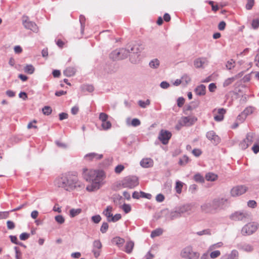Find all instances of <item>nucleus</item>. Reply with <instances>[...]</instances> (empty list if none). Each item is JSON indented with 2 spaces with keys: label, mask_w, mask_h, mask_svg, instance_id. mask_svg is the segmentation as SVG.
I'll return each instance as SVG.
<instances>
[{
  "label": "nucleus",
  "mask_w": 259,
  "mask_h": 259,
  "mask_svg": "<svg viewBox=\"0 0 259 259\" xmlns=\"http://www.w3.org/2000/svg\"><path fill=\"white\" fill-rule=\"evenodd\" d=\"M181 215L180 214V212L178 211L177 208L175 211H171L170 213V219L171 220H173L177 218L180 217Z\"/></svg>",
  "instance_id": "obj_31"
},
{
  "label": "nucleus",
  "mask_w": 259,
  "mask_h": 259,
  "mask_svg": "<svg viewBox=\"0 0 259 259\" xmlns=\"http://www.w3.org/2000/svg\"><path fill=\"white\" fill-rule=\"evenodd\" d=\"M102 244L100 240H96L93 242V248L100 249L102 248Z\"/></svg>",
  "instance_id": "obj_55"
},
{
  "label": "nucleus",
  "mask_w": 259,
  "mask_h": 259,
  "mask_svg": "<svg viewBox=\"0 0 259 259\" xmlns=\"http://www.w3.org/2000/svg\"><path fill=\"white\" fill-rule=\"evenodd\" d=\"M140 165L143 167H150L153 165V161L151 158H144L140 161Z\"/></svg>",
  "instance_id": "obj_14"
},
{
  "label": "nucleus",
  "mask_w": 259,
  "mask_h": 259,
  "mask_svg": "<svg viewBox=\"0 0 259 259\" xmlns=\"http://www.w3.org/2000/svg\"><path fill=\"white\" fill-rule=\"evenodd\" d=\"M241 248L247 252H251L253 250V247L248 244H244L241 245Z\"/></svg>",
  "instance_id": "obj_33"
},
{
  "label": "nucleus",
  "mask_w": 259,
  "mask_h": 259,
  "mask_svg": "<svg viewBox=\"0 0 259 259\" xmlns=\"http://www.w3.org/2000/svg\"><path fill=\"white\" fill-rule=\"evenodd\" d=\"M7 226L8 229L9 230H13L15 227V225L13 221L10 220L7 222Z\"/></svg>",
  "instance_id": "obj_62"
},
{
  "label": "nucleus",
  "mask_w": 259,
  "mask_h": 259,
  "mask_svg": "<svg viewBox=\"0 0 259 259\" xmlns=\"http://www.w3.org/2000/svg\"><path fill=\"white\" fill-rule=\"evenodd\" d=\"M162 229L160 228L156 229L153 230L151 233V237L154 238L156 236H159L162 234Z\"/></svg>",
  "instance_id": "obj_27"
},
{
  "label": "nucleus",
  "mask_w": 259,
  "mask_h": 259,
  "mask_svg": "<svg viewBox=\"0 0 259 259\" xmlns=\"http://www.w3.org/2000/svg\"><path fill=\"white\" fill-rule=\"evenodd\" d=\"M196 234H197L199 236H202L203 235H210L211 230L209 229H204L202 231L196 232Z\"/></svg>",
  "instance_id": "obj_40"
},
{
  "label": "nucleus",
  "mask_w": 259,
  "mask_h": 259,
  "mask_svg": "<svg viewBox=\"0 0 259 259\" xmlns=\"http://www.w3.org/2000/svg\"><path fill=\"white\" fill-rule=\"evenodd\" d=\"M185 103V99L183 97H179L177 100V105L179 107L183 106Z\"/></svg>",
  "instance_id": "obj_64"
},
{
  "label": "nucleus",
  "mask_w": 259,
  "mask_h": 259,
  "mask_svg": "<svg viewBox=\"0 0 259 259\" xmlns=\"http://www.w3.org/2000/svg\"><path fill=\"white\" fill-rule=\"evenodd\" d=\"M223 243L222 242H218L217 243L211 245L209 246L208 248V251L213 250V249L217 248H220L223 245Z\"/></svg>",
  "instance_id": "obj_45"
},
{
  "label": "nucleus",
  "mask_w": 259,
  "mask_h": 259,
  "mask_svg": "<svg viewBox=\"0 0 259 259\" xmlns=\"http://www.w3.org/2000/svg\"><path fill=\"white\" fill-rule=\"evenodd\" d=\"M227 200L224 198H216L212 200L206 201L200 206L201 211L205 213L215 214L223 208Z\"/></svg>",
  "instance_id": "obj_2"
},
{
  "label": "nucleus",
  "mask_w": 259,
  "mask_h": 259,
  "mask_svg": "<svg viewBox=\"0 0 259 259\" xmlns=\"http://www.w3.org/2000/svg\"><path fill=\"white\" fill-rule=\"evenodd\" d=\"M42 111L44 115L48 116L52 113V109L49 106H45L44 108H42Z\"/></svg>",
  "instance_id": "obj_30"
},
{
  "label": "nucleus",
  "mask_w": 259,
  "mask_h": 259,
  "mask_svg": "<svg viewBox=\"0 0 259 259\" xmlns=\"http://www.w3.org/2000/svg\"><path fill=\"white\" fill-rule=\"evenodd\" d=\"M221 138L218 135H215L211 141L213 144L217 145L221 142Z\"/></svg>",
  "instance_id": "obj_59"
},
{
  "label": "nucleus",
  "mask_w": 259,
  "mask_h": 259,
  "mask_svg": "<svg viewBox=\"0 0 259 259\" xmlns=\"http://www.w3.org/2000/svg\"><path fill=\"white\" fill-rule=\"evenodd\" d=\"M112 209V207L110 205H109L107 206L106 208L103 212V214L107 217L108 222V219L110 220L113 215V214L111 213Z\"/></svg>",
  "instance_id": "obj_20"
},
{
  "label": "nucleus",
  "mask_w": 259,
  "mask_h": 259,
  "mask_svg": "<svg viewBox=\"0 0 259 259\" xmlns=\"http://www.w3.org/2000/svg\"><path fill=\"white\" fill-rule=\"evenodd\" d=\"M196 120V118L194 119V118H190L188 116H184L182 117L181 120L180 121L184 126H191L194 124V121Z\"/></svg>",
  "instance_id": "obj_13"
},
{
  "label": "nucleus",
  "mask_w": 259,
  "mask_h": 259,
  "mask_svg": "<svg viewBox=\"0 0 259 259\" xmlns=\"http://www.w3.org/2000/svg\"><path fill=\"white\" fill-rule=\"evenodd\" d=\"M251 26L253 29H257L259 27V18L253 19Z\"/></svg>",
  "instance_id": "obj_41"
},
{
  "label": "nucleus",
  "mask_w": 259,
  "mask_h": 259,
  "mask_svg": "<svg viewBox=\"0 0 259 259\" xmlns=\"http://www.w3.org/2000/svg\"><path fill=\"white\" fill-rule=\"evenodd\" d=\"M258 224L256 223H248L241 230L243 235H250L254 233L257 229Z\"/></svg>",
  "instance_id": "obj_7"
},
{
  "label": "nucleus",
  "mask_w": 259,
  "mask_h": 259,
  "mask_svg": "<svg viewBox=\"0 0 259 259\" xmlns=\"http://www.w3.org/2000/svg\"><path fill=\"white\" fill-rule=\"evenodd\" d=\"M81 212V209H80V208H77V209L72 208L69 211L70 216L71 218H74L75 216L78 215L79 213H80Z\"/></svg>",
  "instance_id": "obj_26"
},
{
  "label": "nucleus",
  "mask_w": 259,
  "mask_h": 259,
  "mask_svg": "<svg viewBox=\"0 0 259 259\" xmlns=\"http://www.w3.org/2000/svg\"><path fill=\"white\" fill-rule=\"evenodd\" d=\"M103 155L102 154H99L96 153H90L85 155L84 157L88 159L89 160H92L94 159H100L102 158Z\"/></svg>",
  "instance_id": "obj_16"
},
{
  "label": "nucleus",
  "mask_w": 259,
  "mask_h": 259,
  "mask_svg": "<svg viewBox=\"0 0 259 259\" xmlns=\"http://www.w3.org/2000/svg\"><path fill=\"white\" fill-rule=\"evenodd\" d=\"M129 53L130 50L124 48L117 49L110 54L109 58L113 61L123 60L128 57Z\"/></svg>",
  "instance_id": "obj_4"
},
{
  "label": "nucleus",
  "mask_w": 259,
  "mask_h": 259,
  "mask_svg": "<svg viewBox=\"0 0 259 259\" xmlns=\"http://www.w3.org/2000/svg\"><path fill=\"white\" fill-rule=\"evenodd\" d=\"M215 135L216 134L213 131H210L206 133V137L209 140L211 141Z\"/></svg>",
  "instance_id": "obj_51"
},
{
  "label": "nucleus",
  "mask_w": 259,
  "mask_h": 259,
  "mask_svg": "<svg viewBox=\"0 0 259 259\" xmlns=\"http://www.w3.org/2000/svg\"><path fill=\"white\" fill-rule=\"evenodd\" d=\"M235 62L233 59L228 61L226 64V67L228 69L231 70L235 67L234 64Z\"/></svg>",
  "instance_id": "obj_44"
},
{
  "label": "nucleus",
  "mask_w": 259,
  "mask_h": 259,
  "mask_svg": "<svg viewBox=\"0 0 259 259\" xmlns=\"http://www.w3.org/2000/svg\"><path fill=\"white\" fill-rule=\"evenodd\" d=\"M249 145V143H248L247 141L245 140V139L242 140L239 144V146L242 150H245L247 148Z\"/></svg>",
  "instance_id": "obj_47"
},
{
  "label": "nucleus",
  "mask_w": 259,
  "mask_h": 259,
  "mask_svg": "<svg viewBox=\"0 0 259 259\" xmlns=\"http://www.w3.org/2000/svg\"><path fill=\"white\" fill-rule=\"evenodd\" d=\"M252 73H253V72H251L250 73L245 75L243 77L241 81H242L244 83L249 81L251 79V74Z\"/></svg>",
  "instance_id": "obj_63"
},
{
  "label": "nucleus",
  "mask_w": 259,
  "mask_h": 259,
  "mask_svg": "<svg viewBox=\"0 0 259 259\" xmlns=\"http://www.w3.org/2000/svg\"><path fill=\"white\" fill-rule=\"evenodd\" d=\"M101 125L104 130H107L111 128V123L110 121L106 120V121L103 122Z\"/></svg>",
  "instance_id": "obj_42"
},
{
  "label": "nucleus",
  "mask_w": 259,
  "mask_h": 259,
  "mask_svg": "<svg viewBox=\"0 0 259 259\" xmlns=\"http://www.w3.org/2000/svg\"><path fill=\"white\" fill-rule=\"evenodd\" d=\"M134 246V242L132 241H128L126 242L124 251L128 254L131 253Z\"/></svg>",
  "instance_id": "obj_19"
},
{
  "label": "nucleus",
  "mask_w": 259,
  "mask_h": 259,
  "mask_svg": "<svg viewBox=\"0 0 259 259\" xmlns=\"http://www.w3.org/2000/svg\"><path fill=\"white\" fill-rule=\"evenodd\" d=\"M101 217L99 214L95 215L92 217L91 220L95 224L99 223L101 221Z\"/></svg>",
  "instance_id": "obj_43"
},
{
  "label": "nucleus",
  "mask_w": 259,
  "mask_h": 259,
  "mask_svg": "<svg viewBox=\"0 0 259 259\" xmlns=\"http://www.w3.org/2000/svg\"><path fill=\"white\" fill-rule=\"evenodd\" d=\"M171 136V132L167 130H161L158 136V139L163 145H166L168 144Z\"/></svg>",
  "instance_id": "obj_8"
},
{
  "label": "nucleus",
  "mask_w": 259,
  "mask_h": 259,
  "mask_svg": "<svg viewBox=\"0 0 259 259\" xmlns=\"http://www.w3.org/2000/svg\"><path fill=\"white\" fill-rule=\"evenodd\" d=\"M205 59L203 58H198L195 59L194 61V65L197 68L203 67V65L204 63Z\"/></svg>",
  "instance_id": "obj_21"
},
{
  "label": "nucleus",
  "mask_w": 259,
  "mask_h": 259,
  "mask_svg": "<svg viewBox=\"0 0 259 259\" xmlns=\"http://www.w3.org/2000/svg\"><path fill=\"white\" fill-rule=\"evenodd\" d=\"M109 228V225L107 222H103L100 228V231L102 233H105Z\"/></svg>",
  "instance_id": "obj_37"
},
{
  "label": "nucleus",
  "mask_w": 259,
  "mask_h": 259,
  "mask_svg": "<svg viewBox=\"0 0 259 259\" xmlns=\"http://www.w3.org/2000/svg\"><path fill=\"white\" fill-rule=\"evenodd\" d=\"M254 4V0H247L245 8L247 10H251Z\"/></svg>",
  "instance_id": "obj_50"
},
{
  "label": "nucleus",
  "mask_w": 259,
  "mask_h": 259,
  "mask_svg": "<svg viewBox=\"0 0 259 259\" xmlns=\"http://www.w3.org/2000/svg\"><path fill=\"white\" fill-rule=\"evenodd\" d=\"M247 190V188L244 186H237L231 189V195L233 197L238 196L245 193Z\"/></svg>",
  "instance_id": "obj_9"
},
{
  "label": "nucleus",
  "mask_w": 259,
  "mask_h": 259,
  "mask_svg": "<svg viewBox=\"0 0 259 259\" xmlns=\"http://www.w3.org/2000/svg\"><path fill=\"white\" fill-rule=\"evenodd\" d=\"M122 209L125 213H127L131 211V206L128 204L124 203L122 206Z\"/></svg>",
  "instance_id": "obj_48"
},
{
  "label": "nucleus",
  "mask_w": 259,
  "mask_h": 259,
  "mask_svg": "<svg viewBox=\"0 0 259 259\" xmlns=\"http://www.w3.org/2000/svg\"><path fill=\"white\" fill-rule=\"evenodd\" d=\"M22 22L25 28L28 29L32 30V22L29 20L27 16H23L22 17Z\"/></svg>",
  "instance_id": "obj_17"
},
{
  "label": "nucleus",
  "mask_w": 259,
  "mask_h": 259,
  "mask_svg": "<svg viewBox=\"0 0 259 259\" xmlns=\"http://www.w3.org/2000/svg\"><path fill=\"white\" fill-rule=\"evenodd\" d=\"M177 209L180 212V215H182L183 213L190 210L191 206L189 204H186L177 208Z\"/></svg>",
  "instance_id": "obj_23"
},
{
  "label": "nucleus",
  "mask_w": 259,
  "mask_h": 259,
  "mask_svg": "<svg viewBox=\"0 0 259 259\" xmlns=\"http://www.w3.org/2000/svg\"><path fill=\"white\" fill-rule=\"evenodd\" d=\"M121 185L124 188L133 189L139 185V179L136 176H129L122 180Z\"/></svg>",
  "instance_id": "obj_5"
},
{
  "label": "nucleus",
  "mask_w": 259,
  "mask_h": 259,
  "mask_svg": "<svg viewBox=\"0 0 259 259\" xmlns=\"http://www.w3.org/2000/svg\"><path fill=\"white\" fill-rule=\"evenodd\" d=\"M29 237H30V234L26 233V232H24V233H21L19 236L20 239L21 240H23V241H25V240H27V239H28L29 238Z\"/></svg>",
  "instance_id": "obj_56"
},
{
  "label": "nucleus",
  "mask_w": 259,
  "mask_h": 259,
  "mask_svg": "<svg viewBox=\"0 0 259 259\" xmlns=\"http://www.w3.org/2000/svg\"><path fill=\"white\" fill-rule=\"evenodd\" d=\"M76 174L74 172L62 174L61 177L55 180V186L64 188L67 191L83 188V184L78 180Z\"/></svg>",
  "instance_id": "obj_1"
},
{
  "label": "nucleus",
  "mask_w": 259,
  "mask_h": 259,
  "mask_svg": "<svg viewBox=\"0 0 259 259\" xmlns=\"http://www.w3.org/2000/svg\"><path fill=\"white\" fill-rule=\"evenodd\" d=\"M113 201L115 203L121 204L123 198L119 194L114 195L113 196Z\"/></svg>",
  "instance_id": "obj_35"
},
{
  "label": "nucleus",
  "mask_w": 259,
  "mask_h": 259,
  "mask_svg": "<svg viewBox=\"0 0 259 259\" xmlns=\"http://www.w3.org/2000/svg\"><path fill=\"white\" fill-rule=\"evenodd\" d=\"M92 182L91 185H89L86 187V189L89 192H93L99 189L101 186L100 182L95 180H91Z\"/></svg>",
  "instance_id": "obj_11"
},
{
  "label": "nucleus",
  "mask_w": 259,
  "mask_h": 259,
  "mask_svg": "<svg viewBox=\"0 0 259 259\" xmlns=\"http://www.w3.org/2000/svg\"><path fill=\"white\" fill-rule=\"evenodd\" d=\"M124 169V165L122 164H118L115 168V172L116 174H119Z\"/></svg>",
  "instance_id": "obj_54"
},
{
  "label": "nucleus",
  "mask_w": 259,
  "mask_h": 259,
  "mask_svg": "<svg viewBox=\"0 0 259 259\" xmlns=\"http://www.w3.org/2000/svg\"><path fill=\"white\" fill-rule=\"evenodd\" d=\"M189 160V157L186 155H184L182 158H180L179 164L181 166H184L188 162Z\"/></svg>",
  "instance_id": "obj_28"
},
{
  "label": "nucleus",
  "mask_w": 259,
  "mask_h": 259,
  "mask_svg": "<svg viewBox=\"0 0 259 259\" xmlns=\"http://www.w3.org/2000/svg\"><path fill=\"white\" fill-rule=\"evenodd\" d=\"M184 183L180 181H177L176 183V190L177 193L180 194L182 192V189Z\"/></svg>",
  "instance_id": "obj_29"
},
{
  "label": "nucleus",
  "mask_w": 259,
  "mask_h": 259,
  "mask_svg": "<svg viewBox=\"0 0 259 259\" xmlns=\"http://www.w3.org/2000/svg\"><path fill=\"white\" fill-rule=\"evenodd\" d=\"M252 112L253 109L252 107H247L239 114V117L242 116L243 118L245 119L247 115L251 114Z\"/></svg>",
  "instance_id": "obj_22"
},
{
  "label": "nucleus",
  "mask_w": 259,
  "mask_h": 259,
  "mask_svg": "<svg viewBox=\"0 0 259 259\" xmlns=\"http://www.w3.org/2000/svg\"><path fill=\"white\" fill-rule=\"evenodd\" d=\"M221 255V252L219 250H215L212 251L210 253V258H216L218 257Z\"/></svg>",
  "instance_id": "obj_49"
},
{
  "label": "nucleus",
  "mask_w": 259,
  "mask_h": 259,
  "mask_svg": "<svg viewBox=\"0 0 259 259\" xmlns=\"http://www.w3.org/2000/svg\"><path fill=\"white\" fill-rule=\"evenodd\" d=\"M55 219L56 221L60 224H63L65 221L64 218L61 215L56 216Z\"/></svg>",
  "instance_id": "obj_60"
},
{
  "label": "nucleus",
  "mask_w": 259,
  "mask_h": 259,
  "mask_svg": "<svg viewBox=\"0 0 259 259\" xmlns=\"http://www.w3.org/2000/svg\"><path fill=\"white\" fill-rule=\"evenodd\" d=\"M121 218V215L120 213H116L114 216L112 215L110 220L108 219L109 222H116L119 221Z\"/></svg>",
  "instance_id": "obj_36"
},
{
  "label": "nucleus",
  "mask_w": 259,
  "mask_h": 259,
  "mask_svg": "<svg viewBox=\"0 0 259 259\" xmlns=\"http://www.w3.org/2000/svg\"><path fill=\"white\" fill-rule=\"evenodd\" d=\"M10 211H0V220L5 219L9 217Z\"/></svg>",
  "instance_id": "obj_57"
},
{
  "label": "nucleus",
  "mask_w": 259,
  "mask_h": 259,
  "mask_svg": "<svg viewBox=\"0 0 259 259\" xmlns=\"http://www.w3.org/2000/svg\"><path fill=\"white\" fill-rule=\"evenodd\" d=\"M218 178V176L212 172H208L205 175V179L208 181H214Z\"/></svg>",
  "instance_id": "obj_25"
},
{
  "label": "nucleus",
  "mask_w": 259,
  "mask_h": 259,
  "mask_svg": "<svg viewBox=\"0 0 259 259\" xmlns=\"http://www.w3.org/2000/svg\"><path fill=\"white\" fill-rule=\"evenodd\" d=\"M254 134L252 133H248L246 136V138L244 139L245 140L247 141V143H249V145H250L253 142Z\"/></svg>",
  "instance_id": "obj_38"
},
{
  "label": "nucleus",
  "mask_w": 259,
  "mask_h": 259,
  "mask_svg": "<svg viewBox=\"0 0 259 259\" xmlns=\"http://www.w3.org/2000/svg\"><path fill=\"white\" fill-rule=\"evenodd\" d=\"M149 65L151 68L157 69L159 67L160 61L158 59H154L150 61Z\"/></svg>",
  "instance_id": "obj_24"
},
{
  "label": "nucleus",
  "mask_w": 259,
  "mask_h": 259,
  "mask_svg": "<svg viewBox=\"0 0 259 259\" xmlns=\"http://www.w3.org/2000/svg\"><path fill=\"white\" fill-rule=\"evenodd\" d=\"M99 118L103 122L107 120L108 115L105 113L101 112L99 114Z\"/></svg>",
  "instance_id": "obj_46"
},
{
  "label": "nucleus",
  "mask_w": 259,
  "mask_h": 259,
  "mask_svg": "<svg viewBox=\"0 0 259 259\" xmlns=\"http://www.w3.org/2000/svg\"><path fill=\"white\" fill-rule=\"evenodd\" d=\"M141 124L140 120L138 118H134L131 122V125L134 127L138 126Z\"/></svg>",
  "instance_id": "obj_61"
},
{
  "label": "nucleus",
  "mask_w": 259,
  "mask_h": 259,
  "mask_svg": "<svg viewBox=\"0 0 259 259\" xmlns=\"http://www.w3.org/2000/svg\"><path fill=\"white\" fill-rule=\"evenodd\" d=\"M248 216V214L243 212L236 211L230 215V219L233 221H245L246 219Z\"/></svg>",
  "instance_id": "obj_10"
},
{
  "label": "nucleus",
  "mask_w": 259,
  "mask_h": 259,
  "mask_svg": "<svg viewBox=\"0 0 259 259\" xmlns=\"http://www.w3.org/2000/svg\"><path fill=\"white\" fill-rule=\"evenodd\" d=\"M79 22L80 23V26H81V31L82 33L84 26H85V18L83 15H80L79 16Z\"/></svg>",
  "instance_id": "obj_34"
},
{
  "label": "nucleus",
  "mask_w": 259,
  "mask_h": 259,
  "mask_svg": "<svg viewBox=\"0 0 259 259\" xmlns=\"http://www.w3.org/2000/svg\"><path fill=\"white\" fill-rule=\"evenodd\" d=\"M194 180L198 183H203L204 182V179L200 174H197L194 176Z\"/></svg>",
  "instance_id": "obj_32"
},
{
  "label": "nucleus",
  "mask_w": 259,
  "mask_h": 259,
  "mask_svg": "<svg viewBox=\"0 0 259 259\" xmlns=\"http://www.w3.org/2000/svg\"><path fill=\"white\" fill-rule=\"evenodd\" d=\"M143 50L141 45L135 44L133 45H130L129 49L127 50H130V53H133L138 54Z\"/></svg>",
  "instance_id": "obj_12"
},
{
  "label": "nucleus",
  "mask_w": 259,
  "mask_h": 259,
  "mask_svg": "<svg viewBox=\"0 0 259 259\" xmlns=\"http://www.w3.org/2000/svg\"><path fill=\"white\" fill-rule=\"evenodd\" d=\"M196 95L199 96H203L206 93V87L204 84L198 85L195 89Z\"/></svg>",
  "instance_id": "obj_15"
},
{
  "label": "nucleus",
  "mask_w": 259,
  "mask_h": 259,
  "mask_svg": "<svg viewBox=\"0 0 259 259\" xmlns=\"http://www.w3.org/2000/svg\"><path fill=\"white\" fill-rule=\"evenodd\" d=\"M76 71V70L74 67H69L64 70L63 74L67 77H71L75 74Z\"/></svg>",
  "instance_id": "obj_18"
},
{
  "label": "nucleus",
  "mask_w": 259,
  "mask_h": 259,
  "mask_svg": "<svg viewBox=\"0 0 259 259\" xmlns=\"http://www.w3.org/2000/svg\"><path fill=\"white\" fill-rule=\"evenodd\" d=\"M228 255L230 259H238V252L236 250H233L230 254Z\"/></svg>",
  "instance_id": "obj_39"
},
{
  "label": "nucleus",
  "mask_w": 259,
  "mask_h": 259,
  "mask_svg": "<svg viewBox=\"0 0 259 259\" xmlns=\"http://www.w3.org/2000/svg\"><path fill=\"white\" fill-rule=\"evenodd\" d=\"M24 71L25 73L30 74H32V65H31V64L27 65L24 68Z\"/></svg>",
  "instance_id": "obj_53"
},
{
  "label": "nucleus",
  "mask_w": 259,
  "mask_h": 259,
  "mask_svg": "<svg viewBox=\"0 0 259 259\" xmlns=\"http://www.w3.org/2000/svg\"><path fill=\"white\" fill-rule=\"evenodd\" d=\"M104 175V172L103 170H91L88 171L86 168H84L83 170V178L89 182H91V180H95L100 182L101 184Z\"/></svg>",
  "instance_id": "obj_3"
},
{
  "label": "nucleus",
  "mask_w": 259,
  "mask_h": 259,
  "mask_svg": "<svg viewBox=\"0 0 259 259\" xmlns=\"http://www.w3.org/2000/svg\"><path fill=\"white\" fill-rule=\"evenodd\" d=\"M181 255L185 259H198L200 254L199 252L194 251L191 246H187L182 250Z\"/></svg>",
  "instance_id": "obj_6"
},
{
  "label": "nucleus",
  "mask_w": 259,
  "mask_h": 259,
  "mask_svg": "<svg viewBox=\"0 0 259 259\" xmlns=\"http://www.w3.org/2000/svg\"><path fill=\"white\" fill-rule=\"evenodd\" d=\"M233 78H233L232 77H230V78H228L227 79H226L223 83V87H227L229 86V85H230L234 81Z\"/></svg>",
  "instance_id": "obj_52"
},
{
  "label": "nucleus",
  "mask_w": 259,
  "mask_h": 259,
  "mask_svg": "<svg viewBox=\"0 0 259 259\" xmlns=\"http://www.w3.org/2000/svg\"><path fill=\"white\" fill-rule=\"evenodd\" d=\"M140 197L142 198H147L148 199H151L152 198V195L151 194L146 193L143 191H140Z\"/></svg>",
  "instance_id": "obj_58"
}]
</instances>
